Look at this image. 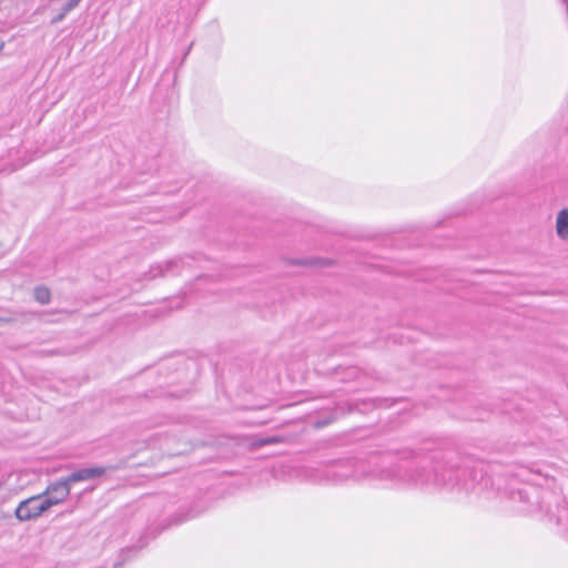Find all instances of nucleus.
Instances as JSON below:
<instances>
[{
  "instance_id": "9",
  "label": "nucleus",
  "mask_w": 568,
  "mask_h": 568,
  "mask_svg": "<svg viewBox=\"0 0 568 568\" xmlns=\"http://www.w3.org/2000/svg\"><path fill=\"white\" fill-rule=\"evenodd\" d=\"M297 264L300 265H308L312 264L311 261H300Z\"/></svg>"
},
{
  "instance_id": "7",
  "label": "nucleus",
  "mask_w": 568,
  "mask_h": 568,
  "mask_svg": "<svg viewBox=\"0 0 568 568\" xmlns=\"http://www.w3.org/2000/svg\"><path fill=\"white\" fill-rule=\"evenodd\" d=\"M80 1L81 0H68L64 4V12H69L74 9L80 3Z\"/></svg>"
},
{
  "instance_id": "8",
  "label": "nucleus",
  "mask_w": 568,
  "mask_h": 568,
  "mask_svg": "<svg viewBox=\"0 0 568 568\" xmlns=\"http://www.w3.org/2000/svg\"><path fill=\"white\" fill-rule=\"evenodd\" d=\"M67 13H68V12H64V11H63L60 16H58L57 18H54V19H53V22H59V21H61V20L64 18V16H65Z\"/></svg>"
},
{
  "instance_id": "1",
  "label": "nucleus",
  "mask_w": 568,
  "mask_h": 568,
  "mask_svg": "<svg viewBox=\"0 0 568 568\" xmlns=\"http://www.w3.org/2000/svg\"><path fill=\"white\" fill-rule=\"evenodd\" d=\"M49 509V504L45 503L43 495L39 494L20 501L14 515L20 521H29L39 518Z\"/></svg>"
},
{
  "instance_id": "3",
  "label": "nucleus",
  "mask_w": 568,
  "mask_h": 568,
  "mask_svg": "<svg viewBox=\"0 0 568 568\" xmlns=\"http://www.w3.org/2000/svg\"><path fill=\"white\" fill-rule=\"evenodd\" d=\"M106 469L105 467H90V468H82L77 471H73L67 477H63L68 484L71 486V484L78 483V481H84L90 480L100 476H103L105 474Z\"/></svg>"
},
{
  "instance_id": "2",
  "label": "nucleus",
  "mask_w": 568,
  "mask_h": 568,
  "mask_svg": "<svg viewBox=\"0 0 568 568\" xmlns=\"http://www.w3.org/2000/svg\"><path fill=\"white\" fill-rule=\"evenodd\" d=\"M71 487L64 478H61L50 484L47 489L41 494L44 497L49 508L59 505L70 495Z\"/></svg>"
},
{
  "instance_id": "6",
  "label": "nucleus",
  "mask_w": 568,
  "mask_h": 568,
  "mask_svg": "<svg viewBox=\"0 0 568 568\" xmlns=\"http://www.w3.org/2000/svg\"><path fill=\"white\" fill-rule=\"evenodd\" d=\"M190 265V258L189 257H179L171 261H168L165 263V272L170 273L174 271V268H179L180 266H189Z\"/></svg>"
},
{
  "instance_id": "5",
  "label": "nucleus",
  "mask_w": 568,
  "mask_h": 568,
  "mask_svg": "<svg viewBox=\"0 0 568 568\" xmlns=\"http://www.w3.org/2000/svg\"><path fill=\"white\" fill-rule=\"evenodd\" d=\"M34 298L41 304H48L50 302L51 293L49 288L44 286H38L34 288Z\"/></svg>"
},
{
  "instance_id": "4",
  "label": "nucleus",
  "mask_w": 568,
  "mask_h": 568,
  "mask_svg": "<svg viewBox=\"0 0 568 568\" xmlns=\"http://www.w3.org/2000/svg\"><path fill=\"white\" fill-rule=\"evenodd\" d=\"M556 233L560 240L568 241V209H562L557 213Z\"/></svg>"
},
{
  "instance_id": "10",
  "label": "nucleus",
  "mask_w": 568,
  "mask_h": 568,
  "mask_svg": "<svg viewBox=\"0 0 568 568\" xmlns=\"http://www.w3.org/2000/svg\"><path fill=\"white\" fill-rule=\"evenodd\" d=\"M3 48H4V42L0 41V52L3 50Z\"/></svg>"
}]
</instances>
